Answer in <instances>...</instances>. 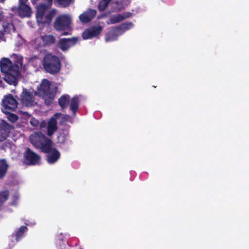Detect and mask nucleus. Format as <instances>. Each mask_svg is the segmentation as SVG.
Wrapping results in <instances>:
<instances>
[{
    "label": "nucleus",
    "instance_id": "nucleus-1",
    "mask_svg": "<svg viewBox=\"0 0 249 249\" xmlns=\"http://www.w3.org/2000/svg\"><path fill=\"white\" fill-rule=\"evenodd\" d=\"M42 64L44 71L50 74L55 75L61 70L60 59L51 53H47L44 55Z\"/></svg>",
    "mask_w": 249,
    "mask_h": 249
},
{
    "label": "nucleus",
    "instance_id": "nucleus-2",
    "mask_svg": "<svg viewBox=\"0 0 249 249\" xmlns=\"http://www.w3.org/2000/svg\"><path fill=\"white\" fill-rule=\"evenodd\" d=\"M50 85L48 80L43 79L34 94L43 99L47 106H50L53 103L55 96V92L51 89Z\"/></svg>",
    "mask_w": 249,
    "mask_h": 249
},
{
    "label": "nucleus",
    "instance_id": "nucleus-3",
    "mask_svg": "<svg viewBox=\"0 0 249 249\" xmlns=\"http://www.w3.org/2000/svg\"><path fill=\"white\" fill-rule=\"evenodd\" d=\"M48 7L45 3H41L36 7V19L38 24L48 25L55 14L53 9L48 12Z\"/></svg>",
    "mask_w": 249,
    "mask_h": 249
},
{
    "label": "nucleus",
    "instance_id": "nucleus-4",
    "mask_svg": "<svg viewBox=\"0 0 249 249\" xmlns=\"http://www.w3.org/2000/svg\"><path fill=\"white\" fill-rule=\"evenodd\" d=\"M72 20L68 15H61L58 16L53 23L54 30L58 32H63L62 36L71 35Z\"/></svg>",
    "mask_w": 249,
    "mask_h": 249
},
{
    "label": "nucleus",
    "instance_id": "nucleus-5",
    "mask_svg": "<svg viewBox=\"0 0 249 249\" xmlns=\"http://www.w3.org/2000/svg\"><path fill=\"white\" fill-rule=\"evenodd\" d=\"M30 141L33 146L38 149H40L41 151L47 152L52 143V141L47 138L41 133H36L30 135Z\"/></svg>",
    "mask_w": 249,
    "mask_h": 249
},
{
    "label": "nucleus",
    "instance_id": "nucleus-6",
    "mask_svg": "<svg viewBox=\"0 0 249 249\" xmlns=\"http://www.w3.org/2000/svg\"><path fill=\"white\" fill-rule=\"evenodd\" d=\"M18 102L13 95L8 94L5 95L1 102V110L4 113H8L13 111L18 107Z\"/></svg>",
    "mask_w": 249,
    "mask_h": 249
},
{
    "label": "nucleus",
    "instance_id": "nucleus-7",
    "mask_svg": "<svg viewBox=\"0 0 249 249\" xmlns=\"http://www.w3.org/2000/svg\"><path fill=\"white\" fill-rule=\"evenodd\" d=\"M2 29L0 30V42L6 41L5 34H11L16 31V28L11 19H6L2 20Z\"/></svg>",
    "mask_w": 249,
    "mask_h": 249
},
{
    "label": "nucleus",
    "instance_id": "nucleus-8",
    "mask_svg": "<svg viewBox=\"0 0 249 249\" xmlns=\"http://www.w3.org/2000/svg\"><path fill=\"white\" fill-rule=\"evenodd\" d=\"M19 69L18 65L14 64L13 70L5 73V81L9 85L16 86L18 84V77L20 74Z\"/></svg>",
    "mask_w": 249,
    "mask_h": 249
},
{
    "label": "nucleus",
    "instance_id": "nucleus-9",
    "mask_svg": "<svg viewBox=\"0 0 249 249\" xmlns=\"http://www.w3.org/2000/svg\"><path fill=\"white\" fill-rule=\"evenodd\" d=\"M103 29L101 25H93L86 29L82 34V37L84 39H90L98 36Z\"/></svg>",
    "mask_w": 249,
    "mask_h": 249
},
{
    "label": "nucleus",
    "instance_id": "nucleus-10",
    "mask_svg": "<svg viewBox=\"0 0 249 249\" xmlns=\"http://www.w3.org/2000/svg\"><path fill=\"white\" fill-rule=\"evenodd\" d=\"M77 41L78 39L75 37L71 38H60L57 42L56 46L62 51L65 52L68 50L71 46L74 45Z\"/></svg>",
    "mask_w": 249,
    "mask_h": 249
},
{
    "label": "nucleus",
    "instance_id": "nucleus-11",
    "mask_svg": "<svg viewBox=\"0 0 249 249\" xmlns=\"http://www.w3.org/2000/svg\"><path fill=\"white\" fill-rule=\"evenodd\" d=\"M46 153V159L47 162L50 164L55 163L60 157V153L55 147H53V142L50 144V147L47 152H43Z\"/></svg>",
    "mask_w": 249,
    "mask_h": 249
},
{
    "label": "nucleus",
    "instance_id": "nucleus-12",
    "mask_svg": "<svg viewBox=\"0 0 249 249\" xmlns=\"http://www.w3.org/2000/svg\"><path fill=\"white\" fill-rule=\"evenodd\" d=\"M40 160V157L35 152L32 151L29 148H27L24 153V160L28 165H35Z\"/></svg>",
    "mask_w": 249,
    "mask_h": 249
},
{
    "label": "nucleus",
    "instance_id": "nucleus-13",
    "mask_svg": "<svg viewBox=\"0 0 249 249\" xmlns=\"http://www.w3.org/2000/svg\"><path fill=\"white\" fill-rule=\"evenodd\" d=\"M21 100L23 104L26 106H33L36 104L33 94L28 91L26 89L23 90L21 95Z\"/></svg>",
    "mask_w": 249,
    "mask_h": 249
},
{
    "label": "nucleus",
    "instance_id": "nucleus-14",
    "mask_svg": "<svg viewBox=\"0 0 249 249\" xmlns=\"http://www.w3.org/2000/svg\"><path fill=\"white\" fill-rule=\"evenodd\" d=\"M14 128L13 126L10 125L6 121H2L0 123V142H3L6 140Z\"/></svg>",
    "mask_w": 249,
    "mask_h": 249
},
{
    "label": "nucleus",
    "instance_id": "nucleus-15",
    "mask_svg": "<svg viewBox=\"0 0 249 249\" xmlns=\"http://www.w3.org/2000/svg\"><path fill=\"white\" fill-rule=\"evenodd\" d=\"M60 115V113H56L48 121L47 125V134L48 136H52L57 130V119Z\"/></svg>",
    "mask_w": 249,
    "mask_h": 249
},
{
    "label": "nucleus",
    "instance_id": "nucleus-16",
    "mask_svg": "<svg viewBox=\"0 0 249 249\" xmlns=\"http://www.w3.org/2000/svg\"><path fill=\"white\" fill-rule=\"evenodd\" d=\"M96 14L97 12L95 10L89 9L81 14L79 18L81 22L87 23L90 22L96 16Z\"/></svg>",
    "mask_w": 249,
    "mask_h": 249
},
{
    "label": "nucleus",
    "instance_id": "nucleus-17",
    "mask_svg": "<svg viewBox=\"0 0 249 249\" xmlns=\"http://www.w3.org/2000/svg\"><path fill=\"white\" fill-rule=\"evenodd\" d=\"M14 65L8 58H2L0 60V69L2 72L6 73L13 70Z\"/></svg>",
    "mask_w": 249,
    "mask_h": 249
},
{
    "label": "nucleus",
    "instance_id": "nucleus-18",
    "mask_svg": "<svg viewBox=\"0 0 249 249\" xmlns=\"http://www.w3.org/2000/svg\"><path fill=\"white\" fill-rule=\"evenodd\" d=\"M43 47H49L55 43L56 38L53 35H45L40 37Z\"/></svg>",
    "mask_w": 249,
    "mask_h": 249
},
{
    "label": "nucleus",
    "instance_id": "nucleus-19",
    "mask_svg": "<svg viewBox=\"0 0 249 249\" xmlns=\"http://www.w3.org/2000/svg\"><path fill=\"white\" fill-rule=\"evenodd\" d=\"M17 11L19 15L21 17L28 16L31 13V8L27 4H19Z\"/></svg>",
    "mask_w": 249,
    "mask_h": 249
},
{
    "label": "nucleus",
    "instance_id": "nucleus-20",
    "mask_svg": "<svg viewBox=\"0 0 249 249\" xmlns=\"http://www.w3.org/2000/svg\"><path fill=\"white\" fill-rule=\"evenodd\" d=\"M120 35L119 34L118 30H116V28L115 27H113L106 34L105 40L107 42L115 41L117 39L118 36Z\"/></svg>",
    "mask_w": 249,
    "mask_h": 249
},
{
    "label": "nucleus",
    "instance_id": "nucleus-21",
    "mask_svg": "<svg viewBox=\"0 0 249 249\" xmlns=\"http://www.w3.org/2000/svg\"><path fill=\"white\" fill-rule=\"evenodd\" d=\"M134 26L132 22H126L122 23L121 25L115 27L118 30L119 34L122 35L125 31L131 29Z\"/></svg>",
    "mask_w": 249,
    "mask_h": 249
},
{
    "label": "nucleus",
    "instance_id": "nucleus-22",
    "mask_svg": "<svg viewBox=\"0 0 249 249\" xmlns=\"http://www.w3.org/2000/svg\"><path fill=\"white\" fill-rule=\"evenodd\" d=\"M70 97L68 94L62 95L58 99V104L62 109L67 108L70 102Z\"/></svg>",
    "mask_w": 249,
    "mask_h": 249
},
{
    "label": "nucleus",
    "instance_id": "nucleus-23",
    "mask_svg": "<svg viewBox=\"0 0 249 249\" xmlns=\"http://www.w3.org/2000/svg\"><path fill=\"white\" fill-rule=\"evenodd\" d=\"M79 101L77 96L73 97L70 102V108L73 114H75L79 107Z\"/></svg>",
    "mask_w": 249,
    "mask_h": 249
},
{
    "label": "nucleus",
    "instance_id": "nucleus-24",
    "mask_svg": "<svg viewBox=\"0 0 249 249\" xmlns=\"http://www.w3.org/2000/svg\"><path fill=\"white\" fill-rule=\"evenodd\" d=\"M8 168V165L5 160H0V179L5 177L7 172Z\"/></svg>",
    "mask_w": 249,
    "mask_h": 249
},
{
    "label": "nucleus",
    "instance_id": "nucleus-25",
    "mask_svg": "<svg viewBox=\"0 0 249 249\" xmlns=\"http://www.w3.org/2000/svg\"><path fill=\"white\" fill-rule=\"evenodd\" d=\"M28 231V228L25 226H21L18 231L16 232L14 235L16 240L18 241L23 236L24 233Z\"/></svg>",
    "mask_w": 249,
    "mask_h": 249
},
{
    "label": "nucleus",
    "instance_id": "nucleus-26",
    "mask_svg": "<svg viewBox=\"0 0 249 249\" xmlns=\"http://www.w3.org/2000/svg\"><path fill=\"white\" fill-rule=\"evenodd\" d=\"M10 196V192L5 190L0 192V207L8 200Z\"/></svg>",
    "mask_w": 249,
    "mask_h": 249
},
{
    "label": "nucleus",
    "instance_id": "nucleus-27",
    "mask_svg": "<svg viewBox=\"0 0 249 249\" xmlns=\"http://www.w3.org/2000/svg\"><path fill=\"white\" fill-rule=\"evenodd\" d=\"M124 20V18H123V16L121 14H118L115 16L112 17L110 18L108 21H107V23L108 24H115L118 23Z\"/></svg>",
    "mask_w": 249,
    "mask_h": 249
},
{
    "label": "nucleus",
    "instance_id": "nucleus-28",
    "mask_svg": "<svg viewBox=\"0 0 249 249\" xmlns=\"http://www.w3.org/2000/svg\"><path fill=\"white\" fill-rule=\"evenodd\" d=\"M112 0H101L98 4V8L100 11H104Z\"/></svg>",
    "mask_w": 249,
    "mask_h": 249
},
{
    "label": "nucleus",
    "instance_id": "nucleus-29",
    "mask_svg": "<svg viewBox=\"0 0 249 249\" xmlns=\"http://www.w3.org/2000/svg\"><path fill=\"white\" fill-rule=\"evenodd\" d=\"M57 142L60 144H65L67 142V135L64 133H60L57 138Z\"/></svg>",
    "mask_w": 249,
    "mask_h": 249
},
{
    "label": "nucleus",
    "instance_id": "nucleus-30",
    "mask_svg": "<svg viewBox=\"0 0 249 249\" xmlns=\"http://www.w3.org/2000/svg\"><path fill=\"white\" fill-rule=\"evenodd\" d=\"M8 114V119L11 122L15 123L18 120V117L17 115L14 113H10V112Z\"/></svg>",
    "mask_w": 249,
    "mask_h": 249
},
{
    "label": "nucleus",
    "instance_id": "nucleus-31",
    "mask_svg": "<svg viewBox=\"0 0 249 249\" xmlns=\"http://www.w3.org/2000/svg\"><path fill=\"white\" fill-rule=\"evenodd\" d=\"M56 1L64 7H66L70 5L71 0H56Z\"/></svg>",
    "mask_w": 249,
    "mask_h": 249
},
{
    "label": "nucleus",
    "instance_id": "nucleus-32",
    "mask_svg": "<svg viewBox=\"0 0 249 249\" xmlns=\"http://www.w3.org/2000/svg\"><path fill=\"white\" fill-rule=\"evenodd\" d=\"M31 124L34 127H36L38 125L39 122L37 119L33 117L30 121Z\"/></svg>",
    "mask_w": 249,
    "mask_h": 249
},
{
    "label": "nucleus",
    "instance_id": "nucleus-33",
    "mask_svg": "<svg viewBox=\"0 0 249 249\" xmlns=\"http://www.w3.org/2000/svg\"><path fill=\"white\" fill-rule=\"evenodd\" d=\"M18 198H19V196H18V194H15L14 195H13V196H12V201L11 202V204L12 205H16L17 200L18 199Z\"/></svg>",
    "mask_w": 249,
    "mask_h": 249
},
{
    "label": "nucleus",
    "instance_id": "nucleus-34",
    "mask_svg": "<svg viewBox=\"0 0 249 249\" xmlns=\"http://www.w3.org/2000/svg\"><path fill=\"white\" fill-rule=\"evenodd\" d=\"M132 15V13L130 12H124L122 16H123V18H124V20L129 18Z\"/></svg>",
    "mask_w": 249,
    "mask_h": 249
},
{
    "label": "nucleus",
    "instance_id": "nucleus-35",
    "mask_svg": "<svg viewBox=\"0 0 249 249\" xmlns=\"http://www.w3.org/2000/svg\"><path fill=\"white\" fill-rule=\"evenodd\" d=\"M4 12L2 11V9L0 7V21H2L4 18Z\"/></svg>",
    "mask_w": 249,
    "mask_h": 249
},
{
    "label": "nucleus",
    "instance_id": "nucleus-36",
    "mask_svg": "<svg viewBox=\"0 0 249 249\" xmlns=\"http://www.w3.org/2000/svg\"><path fill=\"white\" fill-rule=\"evenodd\" d=\"M28 0H19V4H26Z\"/></svg>",
    "mask_w": 249,
    "mask_h": 249
},
{
    "label": "nucleus",
    "instance_id": "nucleus-37",
    "mask_svg": "<svg viewBox=\"0 0 249 249\" xmlns=\"http://www.w3.org/2000/svg\"><path fill=\"white\" fill-rule=\"evenodd\" d=\"M53 0H44L49 5H52Z\"/></svg>",
    "mask_w": 249,
    "mask_h": 249
},
{
    "label": "nucleus",
    "instance_id": "nucleus-38",
    "mask_svg": "<svg viewBox=\"0 0 249 249\" xmlns=\"http://www.w3.org/2000/svg\"><path fill=\"white\" fill-rule=\"evenodd\" d=\"M46 125L45 123L44 122H42L40 124V127H43L45 126Z\"/></svg>",
    "mask_w": 249,
    "mask_h": 249
},
{
    "label": "nucleus",
    "instance_id": "nucleus-39",
    "mask_svg": "<svg viewBox=\"0 0 249 249\" xmlns=\"http://www.w3.org/2000/svg\"><path fill=\"white\" fill-rule=\"evenodd\" d=\"M38 0H32V3H35Z\"/></svg>",
    "mask_w": 249,
    "mask_h": 249
},
{
    "label": "nucleus",
    "instance_id": "nucleus-40",
    "mask_svg": "<svg viewBox=\"0 0 249 249\" xmlns=\"http://www.w3.org/2000/svg\"><path fill=\"white\" fill-rule=\"evenodd\" d=\"M5 0H0V2H3Z\"/></svg>",
    "mask_w": 249,
    "mask_h": 249
}]
</instances>
